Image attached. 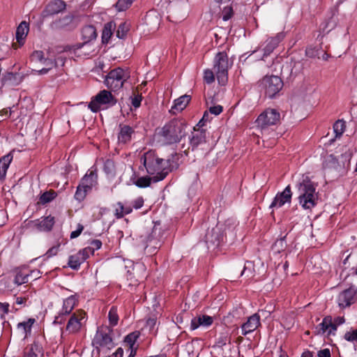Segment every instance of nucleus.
<instances>
[{
    "instance_id": "nucleus-12",
    "label": "nucleus",
    "mask_w": 357,
    "mask_h": 357,
    "mask_svg": "<svg viewBox=\"0 0 357 357\" xmlns=\"http://www.w3.org/2000/svg\"><path fill=\"white\" fill-rule=\"evenodd\" d=\"M86 319L87 317L84 311L82 310H77L71 315L68 320L66 329L70 333H78L85 324Z\"/></svg>"
},
{
    "instance_id": "nucleus-10",
    "label": "nucleus",
    "mask_w": 357,
    "mask_h": 357,
    "mask_svg": "<svg viewBox=\"0 0 357 357\" xmlns=\"http://www.w3.org/2000/svg\"><path fill=\"white\" fill-rule=\"evenodd\" d=\"M261 85L265 89L267 96L273 98L282 88L283 83L278 76H266L261 81Z\"/></svg>"
},
{
    "instance_id": "nucleus-22",
    "label": "nucleus",
    "mask_w": 357,
    "mask_h": 357,
    "mask_svg": "<svg viewBox=\"0 0 357 357\" xmlns=\"http://www.w3.org/2000/svg\"><path fill=\"white\" fill-rule=\"evenodd\" d=\"M18 331L25 335L36 333V329L38 328V324L34 318H29L20 322L17 325Z\"/></svg>"
},
{
    "instance_id": "nucleus-3",
    "label": "nucleus",
    "mask_w": 357,
    "mask_h": 357,
    "mask_svg": "<svg viewBox=\"0 0 357 357\" xmlns=\"http://www.w3.org/2000/svg\"><path fill=\"white\" fill-rule=\"evenodd\" d=\"M149 174L152 175L153 182L163 180L168 174L167 162L158 158L154 151L146 152L141 158Z\"/></svg>"
},
{
    "instance_id": "nucleus-38",
    "label": "nucleus",
    "mask_w": 357,
    "mask_h": 357,
    "mask_svg": "<svg viewBox=\"0 0 357 357\" xmlns=\"http://www.w3.org/2000/svg\"><path fill=\"white\" fill-rule=\"evenodd\" d=\"M129 30V24L126 22L121 23L116 31V36L119 38H123Z\"/></svg>"
},
{
    "instance_id": "nucleus-33",
    "label": "nucleus",
    "mask_w": 357,
    "mask_h": 357,
    "mask_svg": "<svg viewBox=\"0 0 357 357\" xmlns=\"http://www.w3.org/2000/svg\"><path fill=\"white\" fill-rule=\"evenodd\" d=\"M108 319L109 325L111 326H115L117 325L119 321V315L117 313V309L116 307H112L108 313Z\"/></svg>"
},
{
    "instance_id": "nucleus-62",
    "label": "nucleus",
    "mask_w": 357,
    "mask_h": 357,
    "mask_svg": "<svg viewBox=\"0 0 357 357\" xmlns=\"http://www.w3.org/2000/svg\"><path fill=\"white\" fill-rule=\"evenodd\" d=\"M344 338L349 342H357V336H344Z\"/></svg>"
},
{
    "instance_id": "nucleus-50",
    "label": "nucleus",
    "mask_w": 357,
    "mask_h": 357,
    "mask_svg": "<svg viewBox=\"0 0 357 357\" xmlns=\"http://www.w3.org/2000/svg\"><path fill=\"white\" fill-rule=\"evenodd\" d=\"M142 102V96L139 95L135 96L131 98V103L133 107L137 108L140 106Z\"/></svg>"
},
{
    "instance_id": "nucleus-36",
    "label": "nucleus",
    "mask_w": 357,
    "mask_h": 357,
    "mask_svg": "<svg viewBox=\"0 0 357 357\" xmlns=\"http://www.w3.org/2000/svg\"><path fill=\"white\" fill-rule=\"evenodd\" d=\"M29 275L28 273H25L24 272H19L15 275L14 282L17 285L26 283L29 281Z\"/></svg>"
},
{
    "instance_id": "nucleus-27",
    "label": "nucleus",
    "mask_w": 357,
    "mask_h": 357,
    "mask_svg": "<svg viewBox=\"0 0 357 357\" xmlns=\"http://www.w3.org/2000/svg\"><path fill=\"white\" fill-rule=\"evenodd\" d=\"M190 101V96H181V97L174 100V105L172 107V109L181 112L185 108V107L188 105Z\"/></svg>"
},
{
    "instance_id": "nucleus-18",
    "label": "nucleus",
    "mask_w": 357,
    "mask_h": 357,
    "mask_svg": "<svg viewBox=\"0 0 357 357\" xmlns=\"http://www.w3.org/2000/svg\"><path fill=\"white\" fill-rule=\"evenodd\" d=\"M292 192L290 185H287L282 192H278L274 197L270 205V208H278L284 206L286 203H290L291 200Z\"/></svg>"
},
{
    "instance_id": "nucleus-15",
    "label": "nucleus",
    "mask_w": 357,
    "mask_h": 357,
    "mask_svg": "<svg viewBox=\"0 0 357 357\" xmlns=\"http://www.w3.org/2000/svg\"><path fill=\"white\" fill-rule=\"evenodd\" d=\"M344 322V319L342 317L335 318L334 321H333L330 317H325L319 324V331H321L323 334L331 335L336 331L337 327ZM319 333H320V331H319Z\"/></svg>"
},
{
    "instance_id": "nucleus-16",
    "label": "nucleus",
    "mask_w": 357,
    "mask_h": 357,
    "mask_svg": "<svg viewBox=\"0 0 357 357\" xmlns=\"http://www.w3.org/2000/svg\"><path fill=\"white\" fill-rule=\"evenodd\" d=\"M356 289L354 287H350L342 292L337 296V301L341 308H345L354 303L356 299Z\"/></svg>"
},
{
    "instance_id": "nucleus-49",
    "label": "nucleus",
    "mask_w": 357,
    "mask_h": 357,
    "mask_svg": "<svg viewBox=\"0 0 357 357\" xmlns=\"http://www.w3.org/2000/svg\"><path fill=\"white\" fill-rule=\"evenodd\" d=\"M112 24H107L103 29L102 32V38H109L112 35Z\"/></svg>"
},
{
    "instance_id": "nucleus-44",
    "label": "nucleus",
    "mask_w": 357,
    "mask_h": 357,
    "mask_svg": "<svg viewBox=\"0 0 357 357\" xmlns=\"http://www.w3.org/2000/svg\"><path fill=\"white\" fill-rule=\"evenodd\" d=\"M31 59L33 62L43 63L45 59L44 54L42 51H39V50L34 51L31 56Z\"/></svg>"
},
{
    "instance_id": "nucleus-52",
    "label": "nucleus",
    "mask_w": 357,
    "mask_h": 357,
    "mask_svg": "<svg viewBox=\"0 0 357 357\" xmlns=\"http://www.w3.org/2000/svg\"><path fill=\"white\" fill-rule=\"evenodd\" d=\"M9 305L6 303H0V317H2L8 312Z\"/></svg>"
},
{
    "instance_id": "nucleus-1",
    "label": "nucleus",
    "mask_w": 357,
    "mask_h": 357,
    "mask_svg": "<svg viewBox=\"0 0 357 357\" xmlns=\"http://www.w3.org/2000/svg\"><path fill=\"white\" fill-rule=\"evenodd\" d=\"M188 125L183 119H174L166 123L155 134L158 142L163 145L179 143L187 133Z\"/></svg>"
},
{
    "instance_id": "nucleus-45",
    "label": "nucleus",
    "mask_w": 357,
    "mask_h": 357,
    "mask_svg": "<svg viewBox=\"0 0 357 357\" xmlns=\"http://www.w3.org/2000/svg\"><path fill=\"white\" fill-rule=\"evenodd\" d=\"M114 165L112 160H107L104 164V171L108 175H112L114 174Z\"/></svg>"
},
{
    "instance_id": "nucleus-21",
    "label": "nucleus",
    "mask_w": 357,
    "mask_h": 357,
    "mask_svg": "<svg viewBox=\"0 0 357 357\" xmlns=\"http://www.w3.org/2000/svg\"><path fill=\"white\" fill-rule=\"evenodd\" d=\"M66 3L62 0H53L50 1L43 12L44 17L53 15L59 13L66 8Z\"/></svg>"
},
{
    "instance_id": "nucleus-39",
    "label": "nucleus",
    "mask_w": 357,
    "mask_h": 357,
    "mask_svg": "<svg viewBox=\"0 0 357 357\" xmlns=\"http://www.w3.org/2000/svg\"><path fill=\"white\" fill-rule=\"evenodd\" d=\"M56 197L54 192H45L41 195L40 202L41 204H45L52 201Z\"/></svg>"
},
{
    "instance_id": "nucleus-60",
    "label": "nucleus",
    "mask_w": 357,
    "mask_h": 357,
    "mask_svg": "<svg viewBox=\"0 0 357 357\" xmlns=\"http://www.w3.org/2000/svg\"><path fill=\"white\" fill-rule=\"evenodd\" d=\"M104 67V63L99 61L96 63V66L93 68V70L97 73H99L100 70H102Z\"/></svg>"
},
{
    "instance_id": "nucleus-57",
    "label": "nucleus",
    "mask_w": 357,
    "mask_h": 357,
    "mask_svg": "<svg viewBox=\"0 0 357 357\" xmlns=\"http://www.w3.org/2000/svg\"><path fill=\"white\" fill-rule=\"evenodd\" d=\"M65 61L66 59L62 56H59L55 59L54 61H53L54 66H63L65 64Z\"/></svg>"
},
{
    "instance_id": "nucleus-41",
    "label": "nucleus",
    "mask_w": 357,
    "mask_h": 357,
    "mask_svg": "<svg viewBox=\"0 0 357 357\" xmlns=\"http://www.w3.org/2000/svg\"><path fill=\"white\" fill-rule=\"evenodd\" d=\"M213 69H206L204 71V80L208 84H212L215 81Z\"/></svg>"
},
{
    "instance_id": "nucleus-51",
    "label": "nucleus",
    "mask_w": 357,
    "mask_h": 357,
    "mask_svg": "<svg viewBox=\"0 0 357 357\" xmlns=\"http://www.w3.org/2000/svg\"><path fill=\"white\" fill-rule=\"evenodd\" d=\"M83 229L84 227L82 225L78 224L77 229L70 233V238H75L78 237L81 234Z\"/></svg>"
},
{
    "instance_id": "nucleus-26",
    "label": "nucleus",
    "mask_w": 357,
    "mask_h": 357,
    "mask_svg": "<svg viewBox=\"0 0 357 357\" xmlns=\"http://www.w3.org/2000/svg\"><path fill=\"white\" fill-rule=\"evenodd\" d=\"M92 344L96 348L112 347V339L111 336H94Z\"/></svg>"
},
{
    "instance_id": "nucleus-54",
    "label": "nucleus",
    "mask_w": 357,
    "mask_h": 357,
    "mask_svg": "<svg viewBox=\"0 0 357 357\" xmlns=\"http://www.w3.org/2000/svg\"><path fill=\"white\" fill-rule=\"evenodd\" d=\"M144 204V199L142 197H137L133 202V207L135 209H139L142 207Z\"/></svg>"
},
{
    "instance_id": "nucleus-7",
    "label": "nucleus",
    "mask_w": 357,
    "mask_h": 357,
    "mask_svg": "<svg viewBox=\"0 0 357 357\" xmlns=\"http://www.w3.org/2000/svg\"><path fill=\"white\" fill-rule=\"evenodd\" d=\"M97 178L98 176L96 170H89L82 178L81 183L77 188L75 195V199L79 201L84 199L87 192L91 190L97 184Z\"/></svg>"
},
{
    "instance_id": "nucleus-30",
    "label": "nucleus",
    "mask_w": 357,
    "mask_h": 357,
    "mask_svg": "<svg viewBox=\"0 0 357 357\" xmlns=\"http://www.w3.org/2000/svg\"><path fill=\"white\" fill-rule=\"evenodd\" d=\"M82 36L84 42L90 43L91 40L96 38L97 34L93 26H86L82 29Z\"/></svg>"
},
{
    "instance_id": "nucleus-9",
    "label": "nucleus",
    "mask_w": 357,
    "mask_h": 357,
    "mask_svg": "<svg viewBox=\"0 0 357 357\" xmlns=\"http://www.w3.org/2000/svg\"><path fill=\"white\" fill-rule=\"evenodd\" d=\"M126 77L127 75L123 69L120 68H116L110 71L106 76L105 84L107 88L116 91L123 86Z\"/></svg>"
},
{
    "instance_id": "nucleus-17",
    "label": "nucleus",
    "mask_w": 357,
    "mask_h": 357,
    "mask_svg": "<svg viewBox=\"0 0 357 357\" xmlns=\"http://www.w3.org/2000/svg\"><path fill=\"white\" fill-rule=\"evenodd\" d=\"M215 319V316H209L206 314H199L192 319L190 329L194 331L199 328H207L213 324Z\"/></svg>"
},
{
    "instance_id": "nucleus-46",
    "label": "nucleus",
    "mask_w": 357,
    "mask_h": 357,
    "mask_svg": "<svg viewBox=\"0 0 357 357\" xmlns=\"http://www.w3.org/2000/svg\"><path fill=\"white\" fill-rule=\"evenodd\" d=\"M233 15V10L232 8L230 6L225 7L222 10V20L224 21H227Z\"/></svg>"
},
{
    "instance_id": "nucleus-61",
    "label": "nucleus",
    "mask_w": 357,
    "mask_h": 357,
    "mask_svg": "<svg viewBox=\"0 0 357 357\" xmlns=\"http://www.w3.org/2000/svg\"><path fill=\"white\" fill-rule=\"evenodd\" d=\"M26 302V299L22 297H17L15 299V303L17 305H22L24 304Z\"/></svg>"
},
{
    "instance_id": "nucleus-4",
    "label": "nucleus",
    "mask_w": 357,
    "mask_h": 357,
    "mask_svg": "<svg viewBox=\"0 0 357 357\" xmlns=\"http://www.w3.org/2000/svg\"><path fill=\"white\" fill-rule=\"evenodd\" d=\"M236 224L233 220H228L225 223L224 229L225 236L221 233L222 227L218 225L211 230L208 231L205 236V241L208 248H215L220 245L221 242L224 241L225 238L227 240L229 238L231 241L234 240L236 237Z\"/></svg>"
},
{
    "instance_id": "nucleus-23",
    "label": "nucleus",
    "mask_w": 357,
    "mask_h": 357,
    "mask_svg": "<svg viewBox=\"0 0 357 357\" xmlns=\"http://www.w3.org/2000/svg\"><path fill=\"white\" fill-rule=\"evenodd\" d=\"M283 38L284 34L282 33H280L275 38H270L267 39L266 45L261 50L263 52V54L261 56V59H264L265 57L268 56Z\"/></svg>"
},
{
    "instance_id": "nucleus-43",
    "label": "nucleus",
    "mask_w": 357,
    "mask_h": 357,
    "mask_svg": "<svg viewBox=\"0 0 357 357\" xmlns=\"http://www.w3.org/2000/svg\"><path fill=\"white\" fill-rule=\"evenodd\" d=\"M286 247V242L284 238H280L275 243L273 246V250L275 252H280L281 250H283Z\"/></svg>"
},
{
    "instance_id": "nucleus-6",
    "label": "nucleus",
    "mask_w": 357,
    "mask_h": 357,
    "mask_svg": "<svg viewBox=\"0 0 357 357\" xmlns=\"http://www.w3.org/2000/svg\"><path fill=\"white\" fill-rule=\"evenodd\" d=\"M280 120V114L273 108H268L259 114L255 121L257 128L262 134L269 131L271 126L276 125Z\"/></svg>"
},
{
    "instance_id": "nucleus-42",
    "label": "nucleus",
    "mask_w": 357,
    "mask_h": 357,
    "mask_svg": "<svg viewBox=\"0 0 357 357\" xmlns=\"http://www.w3.org/2000/svg\"><path fill=\"white\" fill-rule=\"evenodd\" d=\"M118 207L116 208V215L118 218L123 216L124 214L130 213L132 210L130 208H124L123 206L121 204H118Z\"/></svg>"
},
{
    "instance_id": "nucleus-47",
    "label": "nucleus",
    "mask_w": 357,
    "mask_h": 357,
    "mask_svg": "<svg viewBox=\"0 0 357 357\" xmlns=\"http://www.w3.org/2000/svg\"><path fill=\"white\" fill-rule=\"evenodd\" d=\"M59 248H60V244H57L56 245L52 246L47 251V252L45 253V256L47 258H50V257L55 256L58 253V252L59 250Z\"/></svg>"
},
{
    "instance_id": "nucleus-5",
    "label": "nucleus",
    "mask_w": 357,
    "mask_h": 357,
    "mask_svg": "<svg viewBox=\"0 0 357 357\" xmlns=\"http://www.w3.org/2000/svg\"><path fill=\"white\" fill-rule=\"evenodd\" d=\"M232 63L229 61L227 54L225 52H218L213 60V69L219 84L224 86L228 80V70Z\"/></svg>"
},
{
    "instance_id": "nucleus-56",
    "label": "nucleus",
    "mask_w": 357,
    "mask_h": 357,
    "mask_svg": "<svg viewBox=\"0 0 357 357\" xmlns=\"http://www.w3.org/2000/svg\"><path fill=\"white\" fill-rule=\"evenodd\" d=\"M102 246V243L99 240H94L91 243V245L89 246L90 248L93 249V252L95 250H99Z\"/></svg>"
},
{
    "instance_id": "nucleus-29",
    "label": "nucleus",
    "mask_w": 357,
    "mask_h": 357,
    "mask_svg": "<svg viewBox=\"0 0 357 357\" xmlns=\"http://www.w3.org/2000/svg\"><path fill=\"white\" fill-rule=\"evenodd\" d=\"M12 160L13 156L10 153L3 156L0 159V179H2L6 176V172Z\"/></svg>"
},
{
    "instance_id": "nucleus-25",
    "label": "nucleus",
    "mask_w": 357,
    "mask_h": 357,
    "mask_svg": "<svg viewBox=\"0 0 357 357\" xmlns=\"http://www.w3.org/2000/svg\"><path fill=\"white\" fill-rule=\"evenodd\" d=\"M29 31V24L25 21L22 22L17 27L16 40L18 43V47H21L24 44Z\"/></svg>"
},
{
    "instance_id": "nucleus-19",
    "label": "nucleus",
    "mask_w": 357,
    "mask_h": 357,
    "mask_svg": "<svg viewBox=\"0 0 357 357\" xmlns=\"http://www.w3.org/2000/svg\"><path fill=\"white\" fill-rule=\"evenodd\" d=\"M92 48L93 47L90 43L84 42L83 43L69 47L66 51L68 52L72 56L74 54L75 56L78 58H85L89 56Z\"/></svg>"
},
{
    "instance_id": "nucleus-34",
    "label": "nucleus",
    "mask_w": 357,
    "mask_h": 357,
    "mask_svg": "<svg viewBox=\"0 0 357 357\" xmlns=\"http://www.w3.org/2000/svg\"><path fill=\"white\" fill-rule=\"evenodd\" d=\"M345 129V121L343 120L337 121L333 125V130L336 137H340L342 135Z\"/></svg>"
},
{
    "instance_id": "nucleus-24",
    "label": "nucleus",
    "mask_w": 357,
    "mask_h": 357,
    "mask_svg": "<svg viewBox=\"0 0 357 357\" xmlns=\"http://www.w3.org/2000/svg\"><path fill=\"white\" fill-rule=\"evenodd\" d=\"M134 134V130L127 125H119V130L118 132V144H126L130 142Z\"/></svg>"
},
{
    "instance_id": "nucleus-48",
    "label": "nucleus",
    "mask_w": 357,
    "mask_h": 357,
    "mask_svg": "<svg viewBox=\"0 0 357 357\" xmlns=\"http://www.w3.org/2000/svg\"><path fill=\"white\" fill-rule=\"evenodd\" d=\"M81 254V256L84 257V261H85L87 258L89 257L90 255H93V249L90 248L89 247H86L79 251Z\"/></svg>"
},
{
    "instance_id": "nucleus-53",
    "label": "nucleus",
    "mask_w": 357,
    "mask_h": 357,
    "mask_svg": "<svg viewBox=\"0 0 357 357\" xmlns=\"http://www.w3.org/2000/svg\"><path fill=\"white\" fill-rule=\"evenodd\" d=\"M50 62V67L49 68H43L39 70H37L38 75H45L48 73V71L54 67V63L52 60H45V62Z\"/></svg>"
},
{
    "instance_id": "nucleus-31",
    "label": "nucleus",
    "mask_w": 357,
    "mask_h": 357,
    "mask_svg": "<svg viewBox=\"0 0 357 357\" xmlns=\"http://www.w3.org/2000/svg\"><path fill=\"white\" fill-rule=\"evenodd\" d=\"M84 257L81 256V254L78 252L77 253L69 257L68 266L73 270H77L80 265L84 263Z\"/></svg>"
},
{
    "instance_id": "nucleus-59",
    "label": "nucleus",
    "mask_w": 357,
    "mask_h": 357,
    "mask_svg": "<svg viewBox=\"0 0 357 357\" xmlns=\"http://www.w3.org/2000/svg\"><path fill=\"white\" fill-rule=\"evenodd\" d=\"M123 350L122 348H118L116 351L109 357H123Z\"/></svg>"
},
{
    "instance_id": "nucleus-40",
    "label": "nucleus",
    "mask_w": 357,
    "mask_h": 357,
    "mask_svg": "<svg viewBox=\"0 0 357 357\" xmlns=\"http://www.w3.org/2000/svg\"><path fill=\"white\" fill-rule=\"evenodd\" d=\"M134 0H119L116 3V8L118 11H123L128 8Z\"/></svg>"
},
{
    "instance_id": "nucleus-37",
    "label": "nucleus",
    "mask_w": 357,
    "mask_h": 357,
    "mask_svg": "<svg viewBox=\"0 0 357 357\" xmlns=\"http://www.w3.org/2000/svg\"><path fill=\"white\" fill-rule=\"evenodd\" d=\"M151 181H153L152 177L143 176L139 178L136 181H133V183L139 188H146L150 185Z\"/></svg>"
},
{
    "instance_id": "nucleus-55",
    "label": "nucleus",
    "mask_w": 357,
    "mask_h": 357,
    "mask_svg": "<svg viewBox=\"0 0 357 357\" xmlns=\"http://www.w3.org/2000/svg\"><path fill=\"white\" fill-rule=\"evenodd\" d=\"M209 112L215 115H218L222 112V107L220 105L212 106L209 108Z\"/></svg>"
},
{
    "instance_id": "nucleus-32",
    "label": "nucleus",
    "mask_w": 357,
    "mask_h": 357,
    "mask_svg": "<svg viewBox=\"0 0 357 357\" xmlns=\"http://www.w3.org/2000/svg\"><path fill=\"white\" fill-rule=\"evenodd\" d=\"M142 332L145 334H153L157 333L156 319L149 318L144 322V326L142 328Z\"/></svg>"
},
{
    "instance_id": "nucleus-63",
    "label": "nucleus",
    "mask_w": 357,
    "mask_h": 357,
    "mask_svg": "<svg viewBox=\"0 0 357 357\" xmlns=\"http://www.w3.org/2000/svg\"><path fill=\"white\" fill-rule=\"evenodd\" d=\"M301 357H313L312 352L305 350L303 352Z\"/></svg>"
},
{
    "instance_id": "nucleus-8",
    "label": "nucleus",
    "mask_w": 357,
    "mask_h": 357,
    "mask_svg": "<svg viewBox=\"0 0 357 357\" xmlns=\"http://www.w3.org/2000/svg\"><path fill=\"white\" fill-rule=\"evenodd\" d=\"M116 101L112 93L106 90L100 91L94 96L89 104V108L93 112H97L101 108L112 106Z\"/></svg>"
},
{
    "instance_id": "nucleus-13",
    "label": "nucleus",
    "mask_w": 357,
    "mask_h": 357,
    "mask_svg": "<svg viewBox=\"0 0 357 357\" xmlns=\"http://www.w3.org/2000/svg\"><path fill=\"white\" fill-rule=\"evenodd\" d=\"M78 302V298L76 294L71 295L63 301L61 310L55 317L54 322L61 324L64 319V317L70 314Z\"/></svg>"
},
{
    "instance_id": "nucleus-11",
    "label": "nucleus",
    "mask_w": 357,
    "mask_h": 357,
    "mask_svg": "<svg viewBox=\"0 0 357 357\" xmlns=\"http://www.w3.org/2000/svg\"><path fill=\"white\" fill-rule=\"evenodd\" d=\"M202 121H199L190 136V146L192 151L203 149L206 142V130L201 128L203 126Z\"/></svg>"
},
{
    "instance_id": "nucleus-14",
    "label": "nucleus",
    "mask_w": 357,
    "mask_h": 357,
    "mask_svg": "<svg viewBox=\"0 0 357 357\" xmlns=\"http://www.w3.org/2000/svg\"><path fill=\"white\" fill-rule=\"evenodd\" d=\"M54 225V218L51 215L41 218L27 223L29 227L38 231H49Z\"/></svg>"
},
{
    "instance_id": "nucleus-35",
    "label": "nucleus",
    "mask_w": 357,
    "mask_h": 357,
    "mask_svg": "<svg viewBox=\"0 0 357 357\" xmlns=\"http://www.w3.org/2000/svg\"><path fill=\"white\" fill-rule=\"evenodd\" d=\"M73 22V17L72 15H66L63 18L59 20L56 22V26L59 28H65L70 26Z\"/></svg>"
},
{
    "instance_id": "nucleus-64",
    "label": "nucleus",
    "mask_w": 357,
    "mask_h": 357,
    "mask_svg": "<svg viewBox=\"0 0 357 357\" xmlns=\"http://www.w3.org/2000/svg\"><path fill=\"white\" fill-rule=\"evenodd\" d=\"M345 335H357V328L356 329L351 328V330L347 331Z\"/></svg>"
},
{
    "instance_id": "nucleus-2",
    "label": "nucleus",
    "mask_w": 357,
    "mask_h": 357,
    "mask_svg": "<svg viewBox=\"0 0 357 357\" xmlns=\"http://www.w3.org/2000/svg\"><path fill=\"white\" fill-rule=\"evenodd\" d=\"M296 188L298 203L304 210L310 211L317 205L319 192L314 183L307 176H303Z\"/></svg>"
},
{
    "instance_id": "nucleus-20",
    "label": "nucleus",
    "mask_w": 357,
    "mask_h": 357,
    "mask_svg": "<svg viewBox=\"0 0 357 357\" xmlns=\"http://www.w3.org/2000/svg\"><path fill=\"white\" fill-rule=\"evenodd\" d=\"M261 316L255 313L248 318V320L241 326L242 333L244 335L254 332L260 326Z\"/></svg>"
},
{
    "instance_id": "nucleus-28",
    "label": "nucleus",
    "mask_w": 357,
    "mask_h": 357,
    "mask_svg": "<svg viewBox=\"0 0 357 357\" xmlns=\"http://www.w3.org/2000/svg\"><path fill=\"white\" fill-rule=\"evenodd\" d=\"M138 337L139 336H126L124 342L127 346H128V351H130L128 357L135 356L138 349V345H136L135 342Z\"/></svg>"
},
{
    "instance_id": "nucleus-58",
    "label": "nucleus",
    "mask_w": 357,
    "mask_h": 357,
    "mask_svg": "<svg viewBox=\"0 0 357 357\" xmlns=\"http://www.w3.org/2000/svg\"><path fill=\"white\" fill-rule=\"evenodd\" d=\"M318 357H331V352L328 349L320 350L318 352Z\"/></svg>"
}]
</instances>
